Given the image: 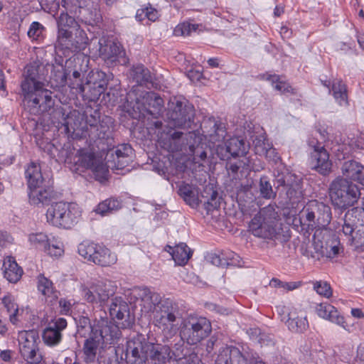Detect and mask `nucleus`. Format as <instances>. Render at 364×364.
Returning a JSON list of instances; mask_svg holds the SVG:
<instances>
[{"label": "nucleus", "mask_w": 364, "mask_h": 364, "mask_svg": "<svg viewBox=\"0 0 364 364\" xmlns=\"http://www.w3.org/2000/svg\"><path fill=\"white\" fill-rule=\"evenodd\" d=\"M240 257L234 253H230L228 258L221 257L220 255L211 253L208 256V259L213 264L217 267H228L232 265H236V261L239 262L238 258Z\"/></svg>", "instance_id": "obj_48"}, {"label": "nucleus", "mask_w": 364, "mask_h": 364, "mask_svg": "<svg viewBox=\"0 0 364 364\" xmlns=\"http://www.w3.org/2000/svg\"><path fill=\"white\" fill-rule=\"evenodd\" d=\"M81 210L75 203L57 202L50 205L46 212L47 222L55 227L70 229L79 221Z\"/></svg>", "instance_id": "obj_7"}, {"label": "nucleus", "mask_w": 364, "mask_h": 364, "mask_svg": "<svg viewBox=\"0 0 364 364\" xmlns=\"http://www.w3.org/2000/svg\"><path fill=\"white\" fill-rule=\"evenodd\" d=\"M109 311L112 318L117 319L118 325L122 328H126L130 326L129 308L122 297L116 296L112 299Z\"/></svg>", "instance_id": "obj_29"}, {"label": "nucleus", "mask_w": 364, "mask_h": 364, "mask_svg": "<svg viewBox=\"0 0 364 364\" xmlns=\"http://www.w3.org/2000/svg\"><path fill=\"white\" fill-rule=\"evenodd\" d=\"M38 290L45 296H50L53 291V282L43 275L40 274L38 277Z\"/></svg>", "instance_id": "obj_54"}, {"label": "nucleus", "mask_w": 364, "mask_h": 364, "mask_svg": "<svg viewBox=\"0 0 364 364\" xmlns=\"http://www.w3.org/2000/svg\"><path fill=\"white\" fill-rule=\"evenodd\" d=\"M4 277L11 283H16L20 280L23 274V269L18 265L16 262L9 257L7 261L4 262Z\"/></svg>", "instance_id": "obj_44"}, {"label": "nucleus", "mask_w": 364, "mask_h": 364, "mask_svg": "<svg viewBox=\"0 0 364 364\" xmlns=\"http://www.w3.org/2000/svg\"><path fill=\"white\" fill-rule=\"evenodd\" d=\"M132 154L133 149L129 144H120L107 154L105 163L102 157L90 147L80 148L75 154L70 169L80 175L90 171L97 181L103 182L107 180L109 168L123 170L132 162Z\"/></svg>", "instance_id": "obj_1"}, {"label": "nucleus", "mask_w": 364, "mask_h": 364, "mask_svg": "<svg viewBox=\"0 0 364 364\" xmlns=\"http://www.w3.org/2000/svg\"><path fill=\"white\" fill-rule=\"evenodd\" d=\"M75 68L70 78V87L75 90V93L87 97L90 100L98 99L103 94L108 85V80L105 72L91 71L83 83L82 77L87 72L89 59L86 56H77L73 59Z\"/></svg>", "instance_id": "obj_3"}, {"label": "nucleus", "mask_w": 364, "mask_h": 364, "mask_svg": "<svg viewBox=\"0 0 364 364\" xmlns=\"http://www.w3.org/2000/svg\"><path fill=\"white\" fill-rule=\"evenodd\" d=\"M195 137L193 132H183L171 129L167 132L161 133L157 146L168 153H174L186 149L188 141Z\"/></svg>", "instance_id": "obj_16"}, {"label": "nucleus", "mask_w": 364, "mask_h": 364, "mask_svg": "<svg viewBox=\"0 0 364 364\" xmlns=\"http://www.w3.org/2000/svg\"><path fill=\"white\" fill-rule=\"evenodd\" d=\"M314 289L321 296L329 298L332 295V290L328 283L323 281H317L314 283Z\"/></svg>", "instance_id": "obj_63"}, {"label": "nucleus", "mask_w": 364, "mask_h": 364, "mask_svg": "<svg viewBox=\"0 0 364 364\" xmlns=\"http://www.w3.org/2000/svg\"><path fill=\"white\" fill-rule=\"evenodd\" d=\"M132 296L139 303L141 311L144 314H154L156 306L163 300L159 294L145 287L134 288L132 291Z\"/></svg>", "instance_id": "obj_25"}, {"label": "nucleus", "mask_w": 364, "mask_h": 364, "mask_svg": "<svg viewBox=\"0 0 364 364\" xmlns=\"http://www.w3.org/2000/svg\"><path fill=\"white\" fill-rule=\"evenodd\" d=\"M198 26L191 24L188 22H183L176 26L173 30V34L176 36H189L191 31H196Z\"/></svg>", "instance_id": "obj_58"}, {"label": "nucleus", "mask_w": 364, "mask_h": 364, "mask_svg": "<svg viewBox=\"0 0 364 364\" xmlns=\"http://www.w3.org/2000/svg\"><path fill=\"white\" fill-rule=\"evenodd\" d=\"M199 196L201 198L199 203H203L208 212H211L220 207L221 198L219 197L218 191L212 184L206 185Z\"/></svg>", "instance_id": "obj_37"}, {"label": "nucleus", "mask_w": 364, "mask_h": 364, "mask_svg": "<svg viewBox=\"0 0 364 364\" xmlns=\"http://www.w3.org/2000/svg\"><path fill=\"white\" fill-rule=\"evenodd\" d=\"M58 31H60L61 29L73 31L82 30L76 20L63 11L61 12L58 19Z\"/></svg>", "instance_id": "obj_46"}, {"label": "nucleus", "mask_w": 364, "mask_h": 364, "mask_svg": "<svg viewBox=\"0 0 364 364\" xmlns=\"http://www.w3.org/2000/svg\"><path fill=\"white\" fill-rule=\"evenodd\" d=\"M226 359L224 364H265L261 360H256L254 362L248 363L247 358L243 355L237 348H232L229 350L228 355L225 353ZM221 358L218 361L217 364L220 363Z\"/></svg>", "instance_id": "obj_45"}, {"label": "nucleus", "mask_w": 364, "mask_h": 364, "mask_svg": "<svg viewBox=\"0 0 364 364\" xmlns=\"http://www.w3.org/2000/svg\"><path fill=\"white\" fill-rule=\"evenodd\" d=\"M28 241L31 247L43 251L50 257H58L64 252L63 244L58 238H50L42 232L29 234Z\"/></svg>", "instance_id": "obj_19"}, {"label": "nucleus", "mask_w": 364, "mask_h": 364, "mask_svg": "<svg viewBox=\"0 0 364 364\" xmlns=\"http://www.w3.org/2000/svg\"><path fill=\"white\" fill-rule=\"evenodd\" d=\"M119 333L117 326L95 327L94 334L87 336L85 340L82 347L84 360H97L99 348L103 345L112 344L118 338Z\"/></svg>", "instance_id": "obj_8"}, {"label": "nucleus", "mask_w": 364, "mask_h": 364, "mask_svg": "<svg viewBox=\"0 0 364 364\" xmlns=\"http://www.w3.org/2000/svg\"><path fill=\"white\" fill-rule=\"evenodd\" d=\"M77 251L87 261L102 267L111 266L117 261V255L109 249L95 242L83 241L78 245Z\"/></svg>", "instance_id": "obj_13"}, {"label": "nucleus", "mask_w": 364, "mask_h": 364, "mask_svg": "<svg viewBox=\"0 0 364 364\" xmlns=\"http://www.w3.org/2000/svg\"><path fill=\"white\" fill-rule=\"evenodd\" d=\"M250 139L252 141L256 154L274 159L277 155L275 149L267 140L264 133L250 135Z\"/></svg>", "instance_id": "obj_36"}, {"label": "nucleus", "mask_w": 364, "mask_h": 364, "mask_svg": "<svg viewBox=\"0 0 364 364\" xmlns=\"http://www.w3.org/2000/svg\"><path fill=\"white\" fill-rule=\"evenodd\" d=\"M278 187H282L285 193V204L294 206L303 198L302 183L301 178L294 173L287 172L277 176Z\"/></svg>", "instance_id": "obj_17"}, {"label": "nucleus", "mask_w": 364, "mask_h": 364, "mask_svg": "<svg viewBox=\"0 0 364 364\" xmlns=\"http://www.w3.org/2000/svg\"><path fill=\"white\" fill-rule=\"evenodd\" d=\"M341 172L344 178L350 179L364 186V166L355 160H348L343 163Z\"/></svg>", "instance_id": "obj_33"}, {"label": "nucleus", "mask_w": 364, "mask_h": 364, "mask_svg": "<svg viewBox=\"0 0 364 364\" xmlns=\"http://www.w3.org/2000/svg\"><path fill=\"white\" fill-rule=\"evenodd\" d=\"M29 203L34 205H48L55 196V192L50 182L28 188Z\"/></svg>", "instance_id": "obj_27"}, {"label": "nucleus", "mask_w": 364, "mask_h": 364, "mask_svg": "<svg viewBox=\"0 0 364 364\" xmlns=\"http://www.w3.org/2000/svg\"><path fill=\"white\" fill-rule=\"evenodd\" d=\"M181 316L178 304L172 299L166 298L159 302L153 314L156 326L165 333H171L176 319Z\"/></svg>", "instance_id": "obj_14"}, {"label": "nucleus", "mask_w": 364, "mask_h": 364, "mask_svg": "<svg viewBox=\"0 0 364 364\" xmlns=\"http://www.w3.org/2000/svg\"><path fill=\"white\" fill-rule=\"evenodd\" d=\"M41 9L53 16L57 14L60 9V4L64 3V0H39Z\"/></svg>", "instance_id": "obj_56"}, {"label": "nucleus", "mask_w": 364, "mask_h": 364, "mask_svg": "<svg viewBox=\"0 0 364 364\" xmlns=\"http://www.w3.org/2000/svg\"><path fill=\"white\" fill-rule=\"evenodd\" d=\"M275 203L261 208L249 223V230L253 235L264 239L273 240L277 235V224L279 219Z\"/></svg>", "instance_id": "obj_5"}, {"label": "nucleus", "mask_w": 364, "mask_h": 364, "mask_svg": "<svg viewBox=\"0 0 364 364\" xmlns=\"http://www.w3.org/2000/svg\"><path fill=\"white\" fill-rule=\"evenodd\" d=\"M169 124L175 127H190L194 118L193 107L188 103L177 101L173 109L169 112Z\"/></svg>", "instance_id": "obj_23"}, {"label": "nucleus", "mask_w": 364, "mask_h": 364, "mask_svg": "<svg viewBox=\"0 0 364 364\" xmlns=\"http://www.w3.org/2000/svg\"><path fill=\"white\" fill-rule=\"evenodd\" d=\"M67 326V321L64 318L51 319L42 333L44 344L49 347L58 346L63 340L62 331L66 328Z\"/></svg>", "instance_id": "obj_24"}, {"label": "nucleus", "mask_w": 364, "mask_h": 364, "mask_svg": "<svg viewBox=\"0 0 364 364\" xmlns=\"http://www.w3.org/2000/svg\"><path fill=\"white\" fill-rule=\"evenodd\" d=\"M213 125L208 132L209 141L215 143L223 141L226 136L225 127L219 121H213Z\"/></svg>", "instance_id": "obj_49"}, {"label": "nucleus", "mask_w": 364, "mask_h": 364, "mask_svg": "<svg viewBox=\"0 0 364 364\" xmlns=\"http://www.w3.org/2000/svg\"><path fill=\"white\" fill-rule=\"evenodd\" d=\"M318 316L334 323L346 330H348L346 326L344 317L340 314L338 310L328 303H321L316 306Z\"/></svg>", "instance_id": "obj_34"}, {"label": "nucleus", "mask_w": 364, "mask_h": 364, "mask_svg": "<svg viewBox=\"0 0 364 364\" xmlns=\"http://www.w3.org/2000/svg\"><path fill=\"white\" fill-rule=\"evenodd\" d=\"M212 331L210 322L205 317H189L181 326L180 335L189 345H196L207 338Z\"/></svg>", "instance_id": "obj_12"}, {"label": "nucleus", "mask_w": 364, "mask_h": 364, "mask_svg": "<svg viewBox=\"0 0 364 364\" xmlns=\"http://www.w3.org/2000/svg\"><path fill=\"white\" fill-rule=\"evenodd\" d=\"M178 193L192 208H196L199 205L200 196L195 186L183 183L179 186Z\"/></svg>", "instance_id": "obj_40"}, {"label": "nucleus", "mask_w": 364, "mask_h": 364, "mask_svg": "<svg viewBox=\"0 0 364 364\" xmlns=\"http://www.w3.org/2000/svg\"><path fill=\"white\" fill-rule=\"evenodd\" d=\"M55 100L52 96V92L43 88L39 92H37L33 98H31L26 102L30 108V112L34 114H39L48 112L53 107Z\"/></svg>", "instance_id": "obj_28"}, {"label": "nucleus", "mask_w": 364, "mask_h": 364, "mask_svg": "<svg viewBox=\"0 0 364 364\" xmlns=\"http://www.w3.org/2000/svg\"><path fill=\"white\" fill-rule=\"evenodd\" d=\"M228 177L230 179L228 188L229 191L235 193L237 195L249 191L252 187V181H244L251 169V161L248 158L239 159L234 163L226 164Z\"/></svg>", "instance_id": "obj_10"}, {"label": "nucleus", "mask_w": 364, "mask_h": 364, "mask_svg": "<svg viewBox=\"0 0 364 364\" xmlns=\"http://www.w3.org/2000/svg\"><path fill=\"white\" fill-rule=\"evenodd\" d=\"M110 287L109 282L97 281L89 287H83L82 296L87 302L103 307L114 294V290Z\"/></svg>", "instance_id": "obj_20"}, {"label": "nucleus", "mask_w": 364, "mask_h": 364, "mask_svg": "<svg viewBox=\"0 0 364 364\" xmlns=\"http://www.w3.org/2000/svg\"><path fill=\"white\" fill-rule=\"evenodd\" d=\"M141 97V99L136 98V101L137 109H139V112L144 110L152 114V111L150 110L151 107L160 109L163 107V99L154 92H143Z\"/></svg>", "instance_id": "obj_35"}, {"label": "nucleus", "mask_w": 364, "mask_h": 364, "mask_svg": "<svg viewBox=\"0 0 364 364\" xmlns=\"http://www.w3.org/2000/svg\"><path fill=\"white\" fill-rule=\"evenodd\" d=\"M2 304L9 313V320L11 323L16 325L18 322L17 315L18 313V306L15 302L14 297L8 294L2 298Z\"/></svg>", "instance_id": "obj_47"}, {"label": "nucleus", "mask_w": 364, "mask_h": 364, "mask_svg": "<svg viewBox=\"0 0 364 364\" xmlns=\"http://www.w3.org/2000/svg\"><path fill=\"white\" fill-rule=\"evenodd\" d=\"M79 16L87 24L92 25L101 20V14L97 4L78 9Z\"/></svg>", "instance_id": "obj_43"}, {"label": "nucleus", "mask_w": 364, "mask_h": 364, "mask_svg": "<svg viewBox=\"0 0 364 364\" xmlns=\"http://www.w3.org/2000/svg\"><path fill=\"white\" fill-rule=\"evenodd\" d=\"M259 193L262 198L266 199L274 198L276 192L272 189V186L267 176H262L259 181Z\"/></svg>", "instance_id": "obj_55"}, {"label": "nucleus", "mask_w": 364, "mask_h": 364, "mask_svg": "<svg viewBox=\"0 0 364 364\" xmlns=\"http://www.w3.org/2000/svg\"><path fill=\"white\" fill-rule=\"evenodd\" d=\"M58 151V159L61 161H64L65 163L70 164L73 166V160L76 152V149L74 146L70 143H65L63 146Z\"/></svg>", "instance_id": "obj_50"}, {"label": "nucleus", "mask_w": 364, "mask_h": 364, "mask_svg": "<svg viewBox=\"0 0 364 364\" xmlns=\"http://www.w3.org/2000/svg\"><path fill=\"white\" fill-rule=\"evenodd\" d=\"M88 45V38L84 30L77 31L61 29L58 31L55 48L64 50V53L83 51Z\"/></svg>", "instance_id": "obj_15"}, {"label": "nucleus", "mask_w": 364, "mask_h": 364, "mask_svg": "<svg viewBox=\"0 0 364 364\" xmlns=\"http://www.w3.org/2000/svg\"><path fill=\"white\" fill-rule=\"evenodd\" d=\"M25 176L27 179L28 188L34 187L37 185L43 184L46 181L43 177L41 169L39 164L31 162L25 171Z\"/></svg>", "instance_id": "obj_42"}, {"label": "nucleus", "mask_w": 364, "mask_h": 364, "mask_svg": "<svg viewBox=\"0 0 364 364\" xmlns=\"http://www.w3.org/2000/svg\"><path fill=\"white\" fill-rule=\"evenodd\" d=\"M328 194L332 205L338 209L345 210L353 206L360 198L359 188L342 176L336 178L329 185Z\"/></svg>", "instance_id": "obj_6"}, {"label": "nucleus", "mask_w": 364, "mask_h": 364, "mask_svg": "<svg viewBox=\"0 0 364 364\" xmlns=\"http://www.w3.org/2000/svg\"><path fill=\"white\" fill-rule=\"evenodd\" d=\"M38 70L34 66H27L24 71V79L21 84L22 95L26 103L43 88V83L38 78Z\"/></svg>", "instance_id": "obj_26"}, {"label": "nucleus", "mask_w": 364, "mask_h": 364, "mask_svg": "<svg viewBox=\"0 0 364 364\" xmlns=\"http://www.w3.org/2000/svg\"><path fill=\"white\" fill-rule=\"evenodd\" d=\"M106 95L109 98L108 101L109 103L113 105L118 102L119 98L121 97L119 84L116 83L113 86L109 87Z\"/></svg>", "instance_id": "obj_64"}, {"label": "nucleus", "mask_w": 364, "mask_h": 364, "mask_svg": "<svg viewBox=\"0 0 364 364\" xmlns=\"http://www.w3.org/2000/svg\"><path fill=\"white\" fill-rule=\"evenodd\" d=\"M321 83L329 89V92H332L335 100L340 106L348 105L346 85L342 81L334 80L331 85V89H330V81L321 80Z\"/></svg>", "instance_id": "obj_39"}, {"label": "nucleus", "mask_w": 364, "mask_h": 364, "mask_svg": "<svg viewBox=\"0 0 364 364\" xmlns=\"http://www.w3.org/2000/svg\"><path fill=\"white\" fill-rule=\"evenodd\" d=\"M301 253L304 256L313 260H318L323 255V246L318 247V245L315 246H309L301 249Z\"/></svg>", "instance_id": "obj_57"}, {"label": "nucleus", "mask_w": 364, "mask_h": 364, "mask_svg": "<svg viewBox=\"0 0 364 364\" xmlns=\"http://www.w3.org/2000/svg\"><path fill=\"white\" fill-rule=\"evenodd\" d=\"M158 11L151 6H145L137 10L136 19L142 21L147 18L149 21H155L158 18Z\"/></svg>", "instance_id": "obj_52"}, {"label": "nucleus", "mask_w": 364, "mask_h": 364, "mask_svg": "<svg viewBox=\"0 0 364 364\" xmlns=\"http://www.w3.org/2000/svg\"><path fill=\"white\" fill-rule=\"evenodd\" d=\"M326 252L328 257L333 258L337 256L342 247H341L340 241L335 235L332 236L330 241L326 243Z\"/></svg>", "instance_id": "obj_59"}, {"label": "nucleus", "mask_w": 364, "mask_h": 364, "mask_svg": "<svg viewBox=\"0 0 364 364\" xmlns=\"http://www.w3.org/2000/svg\"><path fill=\"white\" fill-rule=\"evenodd\" d=\"M187 146H188L189 151L193 156V161L196 163L205 161L207 158V153L202 146H195L193 144H191L190 141H188Z\"/></svg>", "instance_id": "obj_61"}, {"label": "nucleus", "mask_w": 364, "mask_h": 364, "mask_svg": "<svg viewBox=\"0 0 364 364\" xmlns=\"http://www.w3.org/2000/svg\"><path fill=\"white\" fill-rule=\"evenodd\" d=\"M329 205L316 200L309 201L303 208L300 219L309 228H325L328 226L332 218Z\"/></svg>", "instance_id": "obj_11"}, {"label": "nucleus", "mask_w": 364, "mask_h": 364, "mask_svg": "<svg viewBox=\"0 0 364 364\" xmlns=\"http://www.w3.org/2000/svg\"><path fill=\"white\" fill-rule=\"evenodd\" d=\"M309 146L314 149L310 154V164L312 168L323 176L328 175L332 165L329 161L328 153L318 141H311Z\"/></svg>", "instance_id": "obj_22"}, {"label": "nucleus", "mask_w": 364, "mask_h": 364, "mask_svg": "<svg viewBox=\"0 0 364 364\" xmlns=\"http://www.w3.org/2000/svg\"><path fill=\"white\" fill-rule=\"evenodd\" d=\"M342 231L348 242L358 250L364 251V210L353 208L343 218Z\"/></svg>", "instance_id": "obj_9"}, {"label": "nucleus", "mask_w": 364, "mask_h": 364, "mask_svg": "<svg viewBox=\"0 0 364 364\" xmlns=\"http://www.w3.org/2000/svg\"><path fill=\"white\" fill-rule=\"evenodd\" d=\"M269 285L272 287L275 288H281L284 290L287 291H292L296 289H297L300 285L301 282H282L281 280L273 278L269 282Z\"/></svg>", "instance_id": "obj_60"}, {"label": "nucleus", "mask_w": 364, "mask_h": 364, "mask_svg": "<svg viewBox=\"0 0 364 364\" xmlns=\"http://www.w3.org/2000/svg\"><path fill=\"white\" fill-rule=\"evenodd\" d=\"M267 80L272 82V86L276 90L279 91L281 93H294V89L287 82L282 81L279 77L277 75H269Z\"/></svg>", "instance_id": "obj_51"}, {"label": "nucleus", "mask_w": 364, "mask_h": 364, "mask_svg": "<svg viewBox=\"0 0 364 364\" xmlns=\"http://www.w3.org/2000/svg\"><path fill=\"white\" fill-rule=\"evenodd\" d=\"M38 335L33 331H26L19 336V351L28 364H40L43 356L40 351Z\"/></svg>", "instance_id": "obj_18"}, {"label": "nucleus", "mask_w": 364, "mask_h": 364, "mask_svg": "<svg viewBox=\"0 0 364 364\" xmlns=\"http://www.w3.org/2000/svg\"><path fill=\"white\" fill-rule=\"evenodd\" d=\"M130 76L138 85L147 86L148 84H152L153 76L149 69L142 64L133 66Z\"/></svg>", "instance_id": "obj_41"}, {"label": "nucleus", "mask_w": 364, "mask_h": 364, "mask_svg": "<svg viewBox=\"0 0 364 364\" xmlns=\"http://www.w3.org/2000/svg\"><path fill=\"white\" fill-rule=\"evenodd\" d=\"M99 55L105 61L111 63L118 60V58L124 55V52L119 43L105 39H100L97 41Z\"/></svg>", "instance_id": "obj_31"}, {"label": "nucleus", "mask_w": 364, "mask_h": 364, "mask_svg": "<svg viewBox=\"0 0 364 364\" xmlns=\"http://www.w3.org/2000/svg\"><path fill=\"white\" fill-rule=\"evenodd\" d=\"M77 333L80 337L87 338L89 336L93 335L95 328L97 326H104L110 327L115 326L107 316L100 315V319H95L93 324H91L90 320L87 316H81L76 319Z\"/></svg>", "instance_id": "obj_30"}, {"label": "nucleus", "mask_w": 364, "mask_h": 364, "mask_svg": "<svg viewBox=\"0 0 364 364\" xmlns=\"http://www.w3.org/2000/svg\"><path fill=\"white\" fill-rule=\"evenodd\" d=\"M173 355L167 345L142 342L139 339L127 343L126 355L129 364H146L148 359L153 364H165Z\"/></svg>", "instance_id": "obj_4"}, {"label": "nucleus", "mask_w": 364, "mask_h": 364, "mask_svg": "<svg viewBox=\"0 0 364 364\" xmlns=\"http://www.w3.org/2000/svg\"><path fill=\"white\" fill-rule=\"evenodd\" d=\"M248 146L246 145L244 139L240 137H232L228 139L223 146H218L217 149L218 154H223L225 150L226 154L220 157L221 159H228L230 156H243L247 152Z\"/></svg>", "instance_id": "obj_32"}, {"label": "nucleus", "mask_w": 364, "mask_h": 364, "mask_svg": "<svg viewBox=\"0 0 364 364\" xmlns=\"http://www.w3.org/2000/svg\"><path fill=\"white\" fill-rule=\"evenodd\" d=\"M68 73L63 67L54 69L51 74V79L53 80L56 86H64L67 82Z\"/></svg>", "instance_id": "obj_62"}, {"label": "nucleus", "mask_w": 364, "mask_h": 364, "mask_svg": "<svg viewBox=\"0 0 364 364\" xmlns=\"http://www.w3.org/2000/svg\"><path fill=\"white\" fill-rule=\"evenodd\" d=\"M165 250L171 254L175 263L178 265H185L191 257L193 252L186 243L181 242L174 247L166 245Z\"/></svg>", "instance_id": "obj_38"}, {"label": "nucleus", "mask_w": 364, "mask_h": 364, "mask_svg": "<svg viewBox=\"0 0 364 364\" xmlns=\"http://www.w3.org/2000/svg\"><path fill=\"white\" fill-rule=\"evenodd\" d=\"M45 31L46 28L41 23L38 21H33L30 25L27 34L32 41L41 42L43 39Z\"/></svg>", "instance_id": "obj_53"}, {"label": "nucleus", "mask_w": 364, "mask_h": 364, "mask_svg": "<svg viewBox=\"0 0 364 364\" xmlns=\"http://www.w3.org/2000/svg\"><path fill=\"white\" fill-rule=\"evenodd\" d=\"M277 311L291 331L301 333L307 328L308 322L303 311L289 305L278 306Z\"/></svg>", "instance_id": "obj_21"}, {"label": "nucleus", "mask_w": 364, "mask_h": 364, "mask_svg": "<svg viewBox=\"0 0 364 364\" xmlns=\"http://www.w3.org/2000/svg\"><path fill=\"white\" fill-rule=\"evenodd\" d=\"M111 120L107 117L106 121H100V112L97 110L90 114L73 110L63 119L60 129L68 139H85L89 146L96 144L98 146L112 136V129L107 124Z\"/></svg>", "instance_id": "obj_2"}]
</instances>
